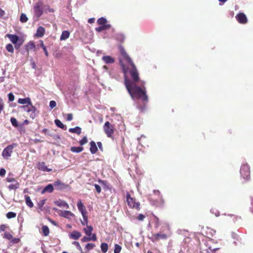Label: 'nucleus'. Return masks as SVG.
<instances>
[{"mask_svg": "<svg viewBox=\"0 0 253 253\" xmlns=\"http://www.w3.org/2000/svg\"><path fill=\"white\" fill-rule=\"evenodd\" d=\"M45 201H46L45 199L41 200L40 201H39V202L38 204L39 209H41V210H42V208L43 205L45 204Z\"/></svg>", "mask_w": 253, "mask_h": 253, "instance_id": "44", "label": "nucleus"}, {"mask_svg": "<svg viewBox=\"0 0 253 253\" xmlns=\"http://www.w3.org/2000/svg\"><path fill=\"white\" fill-rule=\"evenodd\" d=\"M132 208H135L137 210H139L140 209V204L138 202L135 203L134 207H132Z\"/></svg>", "mask_w": 253, "mask_h": 253, "instance_id": "60", "label": "nucleus"}, {"mask_svg": "<svg viewBox=\"0 0 253 253\" xmlns=\"http://www.w3.org/2000/svg\"><path fill=\"white\" fill-rule=\"evenodd\" d=\"M84 148L82 147H72L71 148V151L75 153H80L83 150Z\"/></svg>", "mask_w": 253, "mask_h": 253, "instance_id": "31", "label": "nucleus"}, {"mask_svg": "<svg viewBox=\"0 0 253 253\" xmlns=\"http://www.w3.org/2000/svg\"><path fill=\"white\" fill-rule=\"evenodd\" d=\"M145 216L143 214H139L137 217V219L140 221H143L145 218Z\"/></svg>", "mask_w": 253, "mask_h": 253, "instance_id": "56", "label": "nucleus"}, {"mask_svg": "<svg viewBox=\"0 0 253 253\" xmlns=\"http://www.w3.org/2000/svg\"><path fill=\"white\" fill-rule=\"evenodd\" d=\"M126 201L128 206L130 208L134 207L135 202L134 199L130 197V194L128 192L126 193Z\"/></svg>", "mask_w": 253, "mask_h": 253, "instance_id": "15", "label": "nucleus"}, {"mask_svg": "<svg viewBox=\"0 0 253 253\" xmlns=\"http://www.w3.org/2000/svg\"><path fill=\"white\" fill-rule=\"evenodd\" d=\"M6 48L9 52L13 53L14 51V48L11 44H8L6 46Z\"/></svg>", "mask_w": 253, "mask_h": 253, "instance_id": "43", "label": "nucleus"}, {"mask_svg": "<svg viewBox=\"0 0 253 253\" xmlns=\"http://www.w3.org/2000/svg\"><path fill=\"white\" fill-rule=\"evenodd\" d=\"M55 124L58 127H60L64 130H66L67 129L66 126L64 125L59 120L56 119L54 121Z\"/></svg>", "mask_w": 253, "mask_h": 253, "instance_id": "26", "label": "nucleus"}, {"mask_svg": "<svg viewBox=\"0 0 253 253\" xmlns=\"http://www.w3.org/2000/svg\"><path fill=\"white\" fill-rule=\"evenodd\" d=\"M81 234L80 232L77 231H73L69 235L70 237L74 240H78L81 236Z\"/></svg>", "mask_w": 253, "mask_h": 253, "instance_id": "21", "label": "nucleus"}, {"mask_svg": "<svg viewBox=\"0 0 253 253\" xmlns=\"http://www.w3.org/2000/svg\"><path fill=\"white\" fill-rule=\"evenodd\" d=\"M84 230L87 236H90L91 235V233L93 230V228L91 226L86 225V228H84Z\"/></svg>", "mask_w": 253, "mask_h": 253, "instance_id": "28", "label": "nucleus"}, {"mask_svg": "<svg viewBox=\"0 0 253 253\" xmlns=\"http://www.w3.org/2000/svg\"><path fill=\"white\" fill-rule=\"evenodd\" d=\"M114 38L119 42H123L125 40V36L123 33H117L114 36Z\"/></svg>", "mask_w": 253, "mask_h": 253, "instance_id": "20", "label": "nucleus"}, {"mask_svg": "<svg viewBox=\"0 0 253 253\" xmlns=\"http://www.w3.org/2000/svg\"><path fill=\"white\" fill-rule=\"evenodd\" d=\"M54 204L59 207H62L68 209L69 208L68 204L64 201H56L54 202Z\"/></svg>", "mask_w": 253, "mask_h": 253, "instance_id": "18", "label": "nucleus"}, {"mask_svg": "<svg viewBox=\"0 0 253 253\" xmlns=\"http://www.w3.org/2000/svg\"><path fill=\"white\" fill-rule=\"evenodd\" d=\"M7 36L13 44H16L19 40V37L16 35L7 34Z\"/></svg>", "mask_w": 253, "mask_h": 253, "instance_id": "16", "label": "nucleus"}, {"mask_svg": "<svg viewBox=\"0 0 253 253\" xmlns=\"http://www.w3.org/2000/svg\"><path fill=\"white\" fill-rule=\"evenodd\" d=\"M26 47L27 50H32L36 47L35 44L33 42H29L27 45Z\"/></svg>", "mask_w": 253, "mask_h": 253, "instance_id": "36", "label": "nucleus"}, {"mask_svg": "<svg viewBox=\"0 0 253 253\" xmlns=\"http://www.w3.org/2000/svg\"><path fill=\"white\" fill-rule=\"evenodd\" d=\"M111 27L110 24H106L103 25H101L98 27L95 28V30L97 32H100L103 30H107Z\"/></svg>", "mask_w": 253, "mask_h": 253, "instance_id": "23", "label": "nucleus"}, {"mask_svg": "<svg viewBox=\"0 0 253 253\" xmlns=\"http://www.w3.org/2000/svg\"><path fill=\"white\" fill-rule=\"evenodd\" d=\"M69 131L70 132L77 133V134L79 135L81 133L82 129L79 126H76L74 128H69Z\"/></svg>", "mask_w": 253, "mask_h": 253, "instance_id": "24", "label": "nucleus"}, {"mask_svg": "<svg viewBox=\"0 0 253 253\" xmlns=\"http://www.w3.org/2000/svg\"><path fill=\"white\" fill-rule=\"evenodd\" d=\"M86 213H87L82 214L83 219V220H81V223L83 225H88V217L87 215H86Z\"/></svg>", "mask_w": 253, "mask_h": 253, "instance_id": "29", "label": "nucleus"}, {"mask_svg": "<svg viewBox=\"0 0 253 253\" xmlns=\"http://www.w3.org/2000/svg\"><path fill=\"white\" fill-rule=\"evenodd\" d=\"M42 231L44 236H47L49 235V230L47 226L43 225L42 226Z\"/></svg>", "mask_w": 253, "mask_h": 253, "instance_id": "32", "label": "nucleus"}, {"mask_svg": "<svg viewBox=\"0 0 253 253\" xmlns=\"http://www.w3.org/2000/svg\"><path fill=\"white\" fill-rule=\"evenodd\" d=\"M142 137H145V136H144L143 135H142L141 136V137H138V138H137V140H138V143H139V144H138V146H137V148H138V149H141V148H139V147H143L142 145H141V144L140 143V139H141V138H142Z\"/></svg>", "mask_w": 253, "mask_h": 253, "instance_id": "55", "label": "nucleus"}, {"mask_svg": "<svg viewBox=\"0 0 253 253\" xmlns=\"http://www.w3.org/2000/svg\"><path fill=\"white\" fill-rule=\"evenodd\" d=\"M37 166L38 168L42 171L50 172L52 170V169H49L47 167L44 162H39Z\"/></svg>", "mask_w": 253, "mask_h": 253, "instance_id": "10", "label": "nucleus"}, {"mask_svg": "<svg viewBox=\"0 0 253 253\" xmlns=\"http://www.w3.org/2000/svg\"><path fill=\"white\" fill-rule=\"evenodd\" d=\"M90 241V236H88V237H84L82 239V241L83 242H88Z\"/></svg>", "mask_w": 253, "mask_h": 253, "instance_id": "54", "label": "nucleus"}, {"mask_svg": "<svg viewBox=\"0 0 253 253\" xmlns=\"http://www.w3.org/2000/svg\"><path fill=\"white\" fill-rule=\"evenodd\" d=\"M6 170L4 169H0V176H3L5 174Z\"/></svg>", "mask_w": 253, "mask_h": 253, "instance_id": "59", "label": "nucleus"}, {"mask_svg": "<svg viewBox=\"0 0 253 253\" xmlns=\"http://www.w3.org/2000/svg\"><path fill=\"white\" fill-rule=\"evenodd\" d=\"M77 206L79 211L81 212L82 214L87 213L86 209L81 200H79L78 201Z\"/></svg>", "mask_w": 253, "mask_h": 253, "instance_id": "11", "label": "nucleus"}, {"mask_svg": "<svg viewBox=\"0 0 253 253\" xmlns=\"http://www.w3.org/2000/svg\"><path fill=\"white\" fill-rule=\"evenodd\" d=\"M60 215L68 218L70 219L71 217H73L74 216V214L70 211H62L61 213L60 214Z\"/></svg>", "mask_w": 253, "mask_h": 253, "instance_id": "19", "label": "nucleus"}, {"mask_svg": "<svg viewBox=\"0 0 253 253\" xmlns=\"http://www.w3.org/2000/svg\"><path fill=\"white\" fill-rule=\"evenodd\" d=\"M11 243L12 244H17L20 242V239L19 238H13L11 239Z\"/></svg>", "mask_w": 253, "mask_h": 253, "instance_id": "52", "label": "nucleus"}, {"mask_svg": "<svg viewBox=\"0 0 253 253\" xmlns=\"http://www.w3.org/2000/svg\"><path fill=\"white\" fill-rule=\"evenodd\" d=\"M94 186L95 187V190H96V192L98 193H100L101 191V188L100 186L97 184H94Z\"/></svg>", "mask_w": 253, "mask_h": 253, "instance_id": "50", "label": "nucleus"}, {"mask_svg": "<svg viewBox=\"0 0 253 253\" xmlns=\"http://www.w3.org/2000/svg\"><path fill=\"white\" fill-rule=\"evenodd\" d=\"M107 21L106 18H105V17H103L99 18V19H98V20L97 21V23L100 25L107 24Z\"/></svg>", "mask_w": 253, "mask_h": 253, "instance_id": "30", "label": "nucleus"}, {"mask_svg": "<svg viewBox=\"0 0 253 253\" xmlns=\"http://www.w3.org/2000/svg\"><path fill=\"white\" fill-rule=\"evenodd\" d=\"M237 21L240 24H245L248 22L246 15L244 13H239L235 16Z\"/></svg>", "mask_w": 253, "mask_h": 253, "instance_id": "7", "label": "nucleus"}, {"mask_svg": "<svg viewBox=\"0 0 253 253\" xmlns=\"http://www.w3.org/2000/svg\"><path fill=\"white\" fill-rule=\"evenodd\" d=\"M97 146L99 147V148L100 150H103V147H102V145L101 142H98L97 143Z\"/></svg>", "mask_w": 253, "mask_h": 253, "instance_id": "64", "label": "nucleus"}, {"mask_svg": "<svg viewBox=\"0 0 253 253\" xmlns=\"http://www.w3.org/2000/svg\"><path fill=\"white\" fill-rule=\"evenodd\" d=\"M6 181L8 182H16L15 179L12 177H8L6 178Z\"/></svg>", "mask_w": 253, "mask_h": 253, "instance_id": "57", "label": "nucleus"}, {"mask_svg": "<svg viewBox=\"0 0 253 253\" xmlns=\"http://www.w3.org/2000/svg\"><path fill=\"white\" fill-rule=\"evenodd\" d=\"M6 226L4 224L1 225L0 226V231H4L6 228Z\"/></svg>", "mask_w": 253, "mask_h": 253, "instance_id": "62", "label": "nucleus"}, {"mask_svg": "<svg viewBox=\"0 0 253 253\" xmlns=\"http://www.w3.org/2000/svg\"><path fill=\"white\" fill-rule=\"evenodd\" d=\"M47 192L52 193L54 190L53 185L51 184H49L45 187Z\"/></svg>", "mask_w": 253, "mask_h": 253, "instance_id": "37", "label": "nucleus"}, {"mask_svg": "<svg viewBox=\"0 0 253 253\" xmlns=\"http://www.w3.org/2000/svg\"><path fill=\"white\" fill-rule=\"evenodd\" d=\"M19 187V183L16 182L15 184H11L8 186V189L9 190H15Z\"/></svg>", "mask_w": 253, "mask_h": 253, "instance_id": "38", "label": "nucleus"}, {"mask_svg": "<svg viewBox=\"0 0 253 253\" xmlns=\"http://www.w3.org/2000/svg\"><path fill=\"white\" fill-rule=\"evenodd\" d=\"M208 230L209 231L210 234L211 235V236H213L215 233V230L212 229H211L208 228Z\"/></svg>", "mask_w": 253, "mask_h": 253, "instance_id": "58", "label": "nucleus"}, {"mask_svg": "<svg viewBox=\"0 0 253 253\" xmlns=\"http://www.w3.org/2000/svg\"><path fill=\"white\" fill-rule=\"evenodd\" d=\"M12 236L9 233L6 232L3 235V238L7 239V240H11L12 239Z\"/></svg>", "mask_w": 253, "mask_h": 253, "instance_id": "47", "label": "nucleus"}, {"mask_svg": "<svg viewBox=\"0 0 253 253\" xmlns=\"http://www.w3.org/2000/svg\"><path fill=\"white\" fill-rule=\"evenodd\" d=\"M102 59L106 64H112L115 62L114 58L109 55L103 56Z\"/></svg>", "mask_w": 253, "mask_h": 253, "instance_id": "12", "label": "nucleus"}, {"mask_svg": "<svg viewBox=\"0 0 253 253\" xmlns=\"http://www.w3.org/2000/svg\"><path fill=\"white\" fill-rule=\"evenodd\" d=\"M10 122L12 125L15 127H17L18 126V122L15 118H11L10 119Z\"/></svg>", "mask_w": 253, "mask_h": 253, "instance_id": "41", "label": "nucleus"}, {"mask_svg": "<svg viewBox=\"0 0 253 253\" xmlns=\"http://www.w3.org/2000/svg\"><path fill=\"white\" fill-rule=\"evenodd\" d=\"M45 33V29L42 27H39L36 32V36L38 38H42L43 36Z\"/></svg>", "mask_w": 253, "mask_h": 253, "instance_id": "17", "label": "nucleus"}, {"mask_svg": "<svg viewBox=\"0 0 253 253\" xmlns=\"http://www.w3.org/2000/svg\"><path fill=\"white\" fill-rule=\"evenodd\" d=\"M90 151L92 154H94L96 153L97 151V147L96 146V143L94 141H91L90 142Z\"/></svg>", "mask_w": 253, "mask_h": 253, "instance_id": "22", "label": "nucleus"}, {"mask_svg": "<svg viewBox=\"0 0 253 253\" xmlns=\"http://www.w3.org/2000/svg\"><path fill=\"white\" fill-rule=\"evenodd\" d=\"M25 199L26 205L30 208H33L34 204L31 201L30 197L28 195H25Z\"/></svg>", "mask_w": 253, "mask_h": 253, "instance_id": "27", "label": "nucleus"}, {"mask_svg": "<svg viewBox=\"0 0 253 253\" xmlns=\"http://www.w3.org/2000/svg\"><path fill=\"white\" fill-rule=\"evenodd\" d=\"M218 249V248L212 249L211 247H209L208 249H205L202 248L200 252V253H210L209 250H210L211 251H215Z\"/></svg>", "mask_w": 253, "mask_h": 253, "instance_id": "34", "label": "nucleus"}, {"mask_svg": "<svg viewBox=\"0 0 253 253\" xmlns=\"http://www.w3.org/2000/svg\"><path fill=\"white\" fill-rule=\"evenodd\" d=\"M70 36V33L68 31H63L62 32L60 38L61 41H64L67 39Z\"/></svg>", "mask_w": 253, "mask_h": 253, "instance_id": "25", "label": "nucleus"}, {"mask_svg": "<svg viewBox=\"0 0 253 253\" xmlns=\"http://www.w3.org/2000/svg\"><path fill=\"white\" fill-rule=\"evenodd\" d=\"M100 248L102 252L103 253H106L107 252L108 249V244L106 243H102L101 244Z\"/></svg>", "mask_w": 253, "mask_h": 253, "instance_id": "33", "label": "nucleus"}, {"mask_svg": "<svg viewBox=\"0 0 253 253\" xmlns=\"http://www.w3.org/2000/svg\"><path fill=\"white\" fill-rule=\"evenodd\" d=\"M103 130L108 137H113V135L115 131V126L114 125H111L109 122H105L103 126Z\"/></svg>", "mask_w": 253, "mask_h": 253, "instance_id": "3", "label": "nucleus"}, {"mask_svg": "<svg viewBox=\"0 0 253 253\" xmlns=\"http://www.w3.org/2000/svg\"><path fill=\"white\" fill-rule=\"evenodd\" d=\"M240 174L242 177L246 181L250 178V168L249 166L245 163L241 165L240 168Z\"/></svg>", "mask_w": 253, "mask_h": 253, "instance_id": "2", "label": "nucleus"}, {"mask_svg": "<svg viewBox=\"0 0 253 253\" xmlns=\"http://www.w3.org/2000/svg\"><path fill=\"white\" fill-rule=\"evenodd\" d=\"M56 105V103L54 100H51L49 102V107L51 109H53Z\"/></svg>", "mask_w": 253, "mask_h": 253, "instance_id": "49", "label": "nucleus"}, {"mask_svg": "<svg viewBox=\"0 0 253 253\" xmlns=\"http://www.w3.org/2000/svg\"><path fill=\"white\" fill-rule=\"evenodd\" d=\"M54 186L55 189L58 190H61L65 189L67 185L62 182L61 180H58L54 183Z\"/></svg>", "mask_w": 253, "mask_h": 253, "instance_id": "9", "label": "nucleus"}, {"mask_svg": "<svg viewBox=\"0 0 253 253\" xmlns=\"http://www.w3.org/2000/svg\"><path fill=\"white\" fill-rule=\"evenodd\" d=\"M97 240V238L96 235L93 234L91 237H90V240H92L93 241H95Z\"/></svg>", "mask_w": 253, "mask_h": 253, "instance_id": "63", "label": "nucleus"}, {"mask_svg": "<svg viewBox=\"0 0 253 253\" xmlns=\"http://www.w3.org/2000/svg\"><path fill=\"white\" fill-rule=\"evenodd\" d=\"M16 216V214L15 212L10 211L6 213V217L7 218L10 219L12 218H14Z\"/></svg>", "mask_w": 253, "mask_h": 253, "instance_id": "39", "label": "nucleus"}, {"mask_svg": "<svg viewBox=\"0 0 253 253\" xmlns=\"http://www.w3.org/2000/svg\"><path fill=\"white\" fill-rule=\"evenodd\" d=\"M21 107L23 108L24 110L30 113V117L32 119H35L37 117V114L35 112L36 109L34 106L31 105V106L29 107L27 105H26L22 106Z\"/></svg>", "mask_w": 253, "mask_h": 253, "instance_id": "6", "label": "nucleus"}, {"mask_svg": "<svg viewBox=\"0 0 253 253\" xmlns=\"http://www.w3.org/2000/svg\"><path fill=\"white\" fill-rule=\"evenodd\" d=\"M18 103L21 104H27L28 105H30V106L32 105L31 99L29 97H26L25 98H19L18 100Z\"/></svg>", "mask_w": 253, "mask_h": 253, "instance_id": "13", "label": "nucleus"}, {"mask_svg": "<svg viewBox=\"0 0 253 253\" xmlns=\"http://www.w3.org/2000/svg\"><path fill=\"white\" fill-rule=\"evenodd\" d=\"M211 212L212 214H214L215 216L217 217L219 215V212L218 211H217L216 209L212 208L211 211Z\"/></svg>", "mask_w": 253, "mask_h": 253, "instance_id": "45", "label": "nucleus"}, {"mask_svg": "<svg viewBox=\"0 0 253 253\" xmlns=\"http://www.w3.org/2000/svg\"><path fill=\"white\" fill-rule=\"evenodd\" d=\"M73 120V115L72 114H68L67 116V120L71 121Z\"/></svg>", "mask_w": 253, "mask_h": 253, "instance_id": "61", "label": "nucleus"}, {"mask_svg": "<svg viewBox=\"0 0 253 253\" xmlns=\"http://www.w3.org/2000/svg\"><path fill=\"white\" fill-rule=\"evenodd\" d=\"M73 244L75 245L77 248L81 252H82V248L81 247L80 243L78 242L77 241H74L73 242Z\"/></svg>", "mask_w": 253, "mask_h": 253, "instance_id": "48", "label": "nucleus"}, {"mask_svg": "<svg viewBox=\"0 0 253 253\" xmlns=\"http://www.w3.org/2000/svg\"><path fill=\"white\" fill-rule=\"evenodd\" d=\"M120 64L121 66L123 72L125 76V83L126 88L131 97L133 100L135 99H140L142 101L144 106L138 107L142 111L145 109V104L148 101V97L146 94L145 87L143 86L142 88L137 86L136 83L139 81L138 73L137 70L133 63H129L132 69L129 71L132 81L126 77V74L128 72V68L126 67L121 60H120Z\"/></svg>", "mask_w": 253, "mask_h": 253, "instance_id": "1", "label": "nucleus"}, {"mask_svg": "<svg viewBox=\"0 0 253 253\" xmlns=\"http://www.w3.org/2000/svg\"><path fill=\"white\" fill-rule=\"evenodd\" d=\"M35 15L37 18L41 17L43 14V9L41 3H37L34 6Z\"/></svg>", "mask_w": 253, "mask_h": 253, "instance_id": "5", "label": "nucleus"}, {"mask_svg": "<svg viewBox=\"0 0 253 253\" xmlns=\"http://www.w3.org/2000/svg\"><path fill=\"white\" fill-rule=\"evenodd\" d=\"M120 51L121 54V55L123 56L124 59L126 61L128 64L131 63V62H133L131 58L127 54L123 47H120Z\"/></svg>", "mask_w": 253, "mask_h": 253, "instance_id": "8", "label": "nucleus"}, {"mask_svg": "<svg viewBox=\"0 0 253 253\" xmlns=\"http://www.w3.org/2000/svg\"><path fill=\"white\" fill-rule=\"evenodd\" d=\"M28 18L25 13H22L20 15V21L22 23H26L27 22Z\"/></svg>", "mask_w": 253, "mask_h": 253, "instance_id": "35", "label": "nucleus"}, {"mask_svg": "<svg viewBox=\"0 0 253 253\" xmlns=\"http://www.w3.org/2000/svg\"><path fill=\"white\" fill-rule=\"evenodd\" d=\"M155 228H158L159 227L160 224H159V218L155 216Z\"/></svg>", "mask_w": 253, "mask_h": 253, "instance_id": "51", "label": "nucleus"}, {"mask_svg": "<svg viewBox=\"0 0 253 253\" xmlns=\"http://www.w3.org/2000/svg\"><path fill=\"white\" fill-rule=\"evenodd\" d=\"M121 250L122 247H121V246H120L118 244L115 245V248L114 251V253H120V252L121 251Z\"/></svg>", "mask_w": 253, "mask_h": 253, "instance_id": "40", "label": "nucleus"}, {"mask_svg": "<svg viewBox=\"0 0 253 253\" xmlns=\"http://www.w3.org/2000/svg\"><path fill=\"white\" fill-rule=\"evenodd\" d=\"M17 146V144L16 143H12L5 147L2 152V156L3 158L4 159H8V158L11 156L13 149Z\"/></svg>", "mask_w": 253, "mask_h": 253, "instance_id": "4", "label": "nucleus"}, {"mask_svg": "<svg viewBox=\"0 0 253 253\" xmlns=\"http://www.w3.org/2000/svg\"><path fill=\"white\" fill-rule=\"evenodd\" d=\"M87 142V139L86 136H84L80 141V144L81 145H84Z\"/></svg>", "mask_w": 253, "mask_h": 253, "instance_id": "46", "label": "nucleus"}, {"mask_svg": "<svg viewBox=\"0 0 253 253\" xmlns=\"http://www.w3.org/2000/svg\"><path fill=\"white\" fill-rule=\"evenodd\" d=\"M153 238L156 241H158L160 239H166L168 238V236L166 234L158 233L153 235Z\"/></svg>", "mask_w": 253, "mask_h": 253, "instance_id": "14", "label": "nucleus"}, {"mask_svg": "<svg viewBox=\"0 0 253 253\" xmlns=\"http://www.w3.org/2000/svg\"><path fill=\"white\" fill-rule=\"evenodd\" d=\"M95 247V244L92 243H87L85 247V249L87 251L91 250Z\"/></svg>", "mask_w": 253, "mask_h": 253, "instance_id": "42", "label": "nucleus"}, {"mask_svg": "<svg viewBox=\"0 0 253 253\" xmlns=\"http://www.w3.org/2000/svg\"><path fill=\"white\" fill-rule=\"evenodd\" d=\"M8 100L10 101H13L14 99V95L12 93H9L8 94Z\"/></svg>", "mask_w": 253, "mask_h": 253, "instance_id": "53", "label": "nucleus"}]
</instances>
